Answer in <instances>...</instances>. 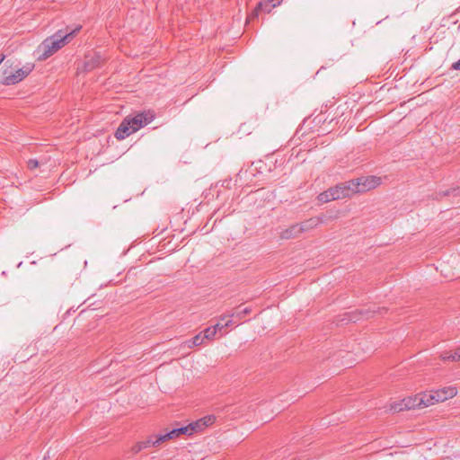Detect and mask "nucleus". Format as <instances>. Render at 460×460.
<instances>
[{
    "label": "nucleus",
    "mask_w": 460,
    "mask_h": 460,
    "mask_svg": "<svg viewBox=\"0 0 460 460\" xmlns=\"http://www.w3.org/2000/svg\"><path fill=\"white\" fill-rule=\"evenodd\" d=\"M452 68L455 70H460V59L452 65Z\"/></svg>",
    "instance_id": "5701e85b"
},
{
    "label": "nucleus",
    "mask_w": 460,
    "mask_h": 460,
    "mask_svg": "<svg viewBox=\"0 0 460 460\" xmlns=\"http://www.w3.org/2000/svg\"><path fill=\"white\" fill-rule=\"evenodd\" d=\"M29 169L34 170L39 166V162L36 159H30L27 163Z\"/></svg>",
    "instance_id": "4be33fe9"
},
{
    "label": "nucleus",
    "mask_w": 460,
    "mask_h": 460,
    "mask_svg": "<svg viewBox=\"0 0 460 460\" xmlns=\"http://www.w3.org/2000/svg\"><path fill=\"white\" fill-rule=\"evenodd\" d=\"M205 341L206 340H205L202 332H199L197 335H195L192 339L186 341V344H187L188 348L191 349V348H194V347L203 344L205 342Z\"/></svg>",
    "instance_id": "ddd939ff"
},
{
    "label": "nucleus",
    "mask_w": 460,
    "mask_h": 460,
    "mask_svg": "<svg viewBox=\"0 0 460 460\" xmlns=\"http://www.w3.org/2000/svg\"><path fill=\"white\" fill-rule=\"evenodd\" d=\"M320 222H321V220L318 217H312L308 220L302 222L301 224H298V226H299V228H301V233H303L305 231L313 229L314 227L318 226V224Z\"/></svg>",
    "instance_id": "f8f14e48"
},
{
    "label": "nucleus",
    "mask_w": 460,
    "mask_h": 460,
    "mask_svg": "<svg viewBox=\"0 0 460 460\" xmlns=\"http://www.w3.org/2000/svg\"><path fill=\"white\" fill-rule=\"evenodd\" d=\"M281 1L282 0H268V2H266V3H259L255 11L258 12V11L267 10L269 12L270 9H267L268 5H269V2L272 3L271 7H275L279 4H280Z\"/></svg>",
    "instance_id": "2eb2a0df"
},
{
    "label": "nucleus",
    "mask_w": 460,
    "mask_h": 460,
    "mask_svg": "<svg viewBox=\"0 0 460 460\" xmlns=\"http://www.w3.org/2000/svg\"><path fill=\"white\" fill-rule=\"evenodd\" d=\"M102 63V56L99 53L88 54L84 58V69L91 71L101 66Z\"/></svg>",
    "instance_id": "0eeeda50"
},
{
    "label": "nucleus",
    "mask_w": 460,
    "mask_h": 460,
    "mask_svg": "<svg viewBox=\"0 0 460 460\" xmlns=\"http://www.w3.org/2000/svg\"><path fill=\"white\" fill-rule=\"evenodd\" d=\"M217 331H216V327H208L204 330V332H202L205 340H212L215 335L217 334Z\"/></svg>",
    "instance_id": "6ab92c4d"
},
{
    "label": "nucleus",
    "mask_w": 460,
    "mask_h": 460,
    "mask_svg": "<svg viewBox=\"0 0 460 460\" xmlns=\"http://www.w3.org/2000/svg\"><path fill=\"white\" fill-rule=\"evenodd\" d=\"M349 181L337 184L318 195V200L327 203L332 200L349 198L353 195Z\"/></svg>",
    "instance_id": "7ed1b4c3"
},
{
    "label": "nucleus",
    "mask_w": 460,
    "mask_h": 460,
    "mask_svg": "<svg viewBox=\"0 0 460 460\" xmlns=\"http://www.w3.org/2000/svg\"><path fill=\"white\" fill-rule=\"evenodd\" d=\"M459 193H460V187L454 188V189H447L445 191L439 192L437 196V199H438V196H449V195L456 196Z\"/></svg>",
    "instance_id": "aec40b11"
},
{
    "label": "nucleus",
    "mask_w": 460,
    "mask_h": 460,
    "mask_svg": "<svg viewBox=\"0 0 460 460\" xmlns=\"http://www.w3.org/2000/svg\"><path fill=\"white\" fill-rule=\"evenodd\" d=\"M233 323H234V321L230 318H228L227 320L225 319L224 321L220 320L219 323L213 325L212 327H216V331L217 332V331L223 330L225 327L231 326Z\"/></svg>",
    "instance_id": "a211bd4d"
},
{
    "label": "nucleus",
    "mask_w": 460,
    "mask_h": 460,
    "mask_svg": "<svg viewBox=\"0 0 460 460\" xmlns=\"http://www.w3.org/2000/svg\"><path fill=\"white\" fill-rule=\"evenodd\" d=\"M131 126L130 122L128 121V119H125L115 132V137L119 140H122L131 135Z\"/></svg>",
    "instance_id": "1a4fd4ad"
},
{
    "label": "nucleus",
    "mask_w": 460,
    "mask_h": 460,
    "mask_svg": "<svg viewBox=\"0 0 460 460\" xmlns=\"http://www.w3.org/2000/svg\"><path fill=\"white\" fill-rule=\"evenodd\" d=\"M128 121L130 122V126L132 127L131 128V132H136L139 128L144 127L142 122H141V116H137L136 115V116H134L131 119H128Z\"/></svg>",
    "instance_id": "4468645a"
},
{
    "label": "nucleus",
    "mask_w": 460,
    "mask_h": 460,
    "mask_svg": "<svg viewBox=\"0 0 460 460\" xmlns=\"http://www.w3.org/2000/svg\"><path fill=\"white\" fill-rule=\"evenodd\" d=\"M31 71V68L29 66L19 68L14 73L4 71L0 74V83L4 85L15 84L25 78Z\"/></svg>",
    "instance_id": "423d86ee"
},
{
    "label": "nucleus",
    "mask_w": 460,
    "mask_h": 460,
    "mask_svg": "<svg viewBox=\"0 0 460 460\" xmlns=\"http://www.w3.org/2000/svg\"><path fill=\"white\" fill-rule=\"evenodd\" d=\"M80 26L70 32L64 33L62 31H57L52 36L47 38L41 44L43 56L49 57L61 49L69 40L80 30Z\"/></svg>",
    "instance_id": "f03ea898"
},
{
    "label": "nucleus",
    "mask_w": 460,
    "mask_h": 460,
    "mask_svg": "<svg viewBox=\"0 0 460 460\" xmlns=\"http://www.w3.org/2000/svg\"><path fill=\"white\" fill-rule=\"evenodd\" d=\"M5 56L0 53V64L4 61Z\"/></svg>",
    "instance_id": "b1692460"
},
{
    "label": "nucleus",
    "mask_w": 460,
    "mask_h": 460,
    "mask_svg": "<svg viewBox=\"0 0 460 460\" xmlns=\"http://www.w3.org/2000/svg\"><path fill=\"white\" fill-rule=\"evenodd\" d=\"M301 234V228H299L298 224L291 226L289 228L284 230L280 234V237L282 239H290L297 236Z\"/></svg>",
    "instance_id": "9d476101"
},
{
    "label": "nucleus",
    "mask_w": 460,
    "mask_h": 460,
    "mask_svg": "<svg viewBox=\"0 0 460 460\" xmlns=\"http://www.w3.org/2000/svg\"><path fill=\"white\" fill-rule=\"evenodd\" d=\"M456 394L455 387L444 388L431 392L429 394H419L413 397H408L399 402H394L391 405V411L399 412L405 410H411L415 408L428 407L436 402H444L452 398Z\"/></svg>",
    "instance_id": "f257e3e1"
},
{
    "label": "nucleus",
    "mask_w": 460,
    "mask_h": 460,
    "mask_svg": "<svg viewBox=\"0 0 460 460\" xmlns=\"http://www.w3.org/2000/svg\"><path fill=\"white\" fill-rule=\"evenodd\" d=\"M443 360L459 361L460 360V348L453 353H445L442 355Z\"/></svg>",
    "instance_id": "f3484780"
},
{
    "label": "nucleus",
    "mask_w": 460,
    "mask_h": 460,
    "mask_svg": "<svg viewBox=\"0 0 460 460\" xmlns=\"http://www.w3.org/2000/svg\"><path fill=\"white\" fill-rule=\"evenodd\" d=\"M200 423L201 420H197L188 426L173 429L165 434L159 435V440L167 441L178 438L181 435H191L193 432H197L200 429Z\"/></svg>",
    "instance_id": "39448f33"
},
{
    "label": "nucleus",
    "mask_w": 460,
    "mask_h": 460,
    "mask_svg": "<svg viewBox=\"0 0 460 460\" xmlns=\"http://www.w3.org/2000/svg\"><path fill=\"white\" fill-rule=\"evenodd\" d=\"M213 420L214 418L212 416H208V417H205L203 419H200L199 420H201V423H200V430H202L204 429V427L208 426V424H211L213 422Z\"/></svg>",
    "instance_id": "412c9836"
},
{
    "label": "nucleus",
    "mask_w": 460,
    "mask_h": 460,
    "mask_svg": "<svg viewBox=\"0 0 460 460\" xmlns=\"http://www.w3.org/2000/svg\"><path fill=\"white\" fill-rule=\"evenodd\" d=\"M251 313V308L250 307H245L244 309L243 310H236L234 312H232L231 314H226V315H222L221 316V321H224L225 319L226 318H235L239 321H241L242 319L244 318V316L248 314Z\"/></svg>",
    "instance_id": "9b49d317"
},
{
    "label": "nucleus",
    "mask_w": 460,
    "mask_h": 460,
    "mask_svg": "<svg viewBox=\"0 0 460 460\" xmlns=\"http://www.w3.org/2000/svg\"><path fill=\"white\" fill-rule=\"evenodd\" d=\"M137 116H141V122L144 127L151 123L155 119V115L150 111L138 113Z\"/></svg>",
    "instance_id": "dca6fc26"
},
{
    "label": "nucleus",
    "mask_w": 460,
    "mask_h": 460,
    "mask_svg": "<svg viewBox=\"0 0 460 460\" xmlns=\"http://www.w3.org/2000/svg\"><path fill=\"white\" fill-rule=\"evenodd\" d=\"M381 182V178L377 176L359 177L349 181L350 187L353 189V195L373 190L379 186Z\"/></svg>",
    "instance_id": "20e7f679"
},
{
    "label": "nucleus",
    "mask_w": 460,
    "mask_h": 460,
    "mask_svg": "<svg viewBox=\"0 0 460 460\" xmlns=\"http://www.w3.org/2000/svg\"><path fill=\"white\" fill-rule=\"evenodd\" d=\"M163 442H164V440H159V436L150 437V438H148L146 440L138 442L135 446L134 450H135L136 453H137V452H139V451H141L143 449H146V448H148V447H157V446H159Z\"/></svg>",
    "instance_id": "6e6552de"
}]
</instances>
